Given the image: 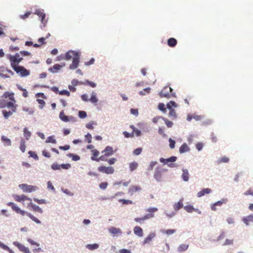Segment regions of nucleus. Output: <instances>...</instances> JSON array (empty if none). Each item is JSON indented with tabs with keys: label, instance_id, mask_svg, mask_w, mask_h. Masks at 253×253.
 Instances as JSON below:
<instances>
[{
	"label": "nucleus",
	"instance_id": "3c124183",
	"mask_svg": "<svg viewBox=\"0 0 253 253\" xmlns=\"http://www.w3.org/2000/svg\"><path fill=\"white\" fill-rule=\"evenodd\" d=\"M96 125V123L92 121L86 125V127L89 129H93L94 128L93 125Z\"/></svg>",
	"mask_w": 253,
	"mask_h": 253
},
{
	"label": "nucleus",
	"instance_id": "0eeeda50",
	"mask_svg": "<svg viewBox=\"0 0 253 253\" xmlns=\"http://www.w3.org/2000/svg\"><path fill=\"white\" fill-rule=\"evenodd\" d=\"M13 70L21 77H26L30 75V72L23 66L14 67Z\"/></svg>",
	"mask_w": 253,
	"mask_h": 253
},
{
	"label": "nucleus",
	"instance_id": "4d7b16f0",
	"mask_svg": "<svg viewBox=\"0 0 253 253\" xmlns=\"http://www.w3.org/2000/svg\"><path fill=\"white\" fill-rule=\"evenodd\" d=\"M157 164V162H154L152 161L150 162L149 167H148V170H152L153 169V168Z\"/></svg>",
	"mask_w": 253,
	"mask_h": 253
},
{
	"label": "nucleus",
	"instance_id": "052dcab7",
	"mask_svg": "<svg viewBox=\"0 0 253 253\" xmlns=\"http://www.w3.org/2000/svg\"><path fill=\"white\" fill-rule=\"evenodd\" d=\"M37 101L38 102V103L40 105L39 107L40 109H42L43 106H44L45 102L43 100L40 99H38Z\"/></svg>",
	"mask_w": 253,
	"mask_h": 253
},
{
	"label": "nucleus",
	"instance_id": "5701e85b",
	"mask_svg": "<svg viewBox=\"0 0 253 253\" xmlns=\"http://www.w3.org/2000/svg\"><path fill=\"white\" fill-rule=\"evenodd\" d=\"M173 209L175 211H177L183 207V200H180L177 203H175L173 206Z\"/></svg>",
	"mask_w": 253,
	"mask_h": 253
},
{
	"label": "nucleus",
	"instance_id": "338daca9",
	"mask_svg": "<svg viewBox=\"0 0 253 253\" xmlns=\"http://www.w3.org/2000/svg\"><path fill=\"white\" fill-rule=\"evenodd\" d=\"M61 169H67L71 167V165L69 164H61L60 166Z\"/></svg>",
	"mask_w": 253,
	"mask_h": 253
},
{
	"label": "nucleus",
	"instance_id": "f3484780",
	"mask_svg": "<svg viewBox=\"0 0 253 253\" xmlns=\"http://www.w3.org/2000/svg\"><path fill=\"white\" fill-rule=\"evenodd\" d=\"M80 54L73 57L72 63L70 65L69 68L72 70L77 68L80 61Z\"/></svg>",
	"mask_w": 253,
	"mask_h": 253
},
{
	"label": "nucleus",
	"instance_id": "774afa93",
	"mask_svg": "<svg viewBox=\"0 0 253 253\" xmlns=\"http://www.w3.org/2000/svg\"><path fill=\"white\" fill-rule=\"evenodd\" d=\"M130 112L132 114L137 116L138 115V110L137 109H131Z\"/></svg>",
	"mask_w": 253,
	"mask_h": 253
},
{
	"label": "nucleus",
	"instance_id": "7ed1b4c3",
	"mask_svg": "<svg viewBox=\"0 0 253 253\" xmlns=\"http://www.w3.org/2000/svg\"><path fill=\"white\" fill-rule=\"evenodd\" d=\"M172 89L169 86H166L159 93V95L161 97H166L170 98L171 97H175V93L172 92Z\"/></svg>",
	"mask_w": 253,
	"mask_h": 253
},
{
	"label": "nucleus",
	"instance_id": "423d86ee",
	"mask_svg": "<svg viewBox=\"0 0 253 253\" xmlns=\"http://www.w3.org/2000/svg\"><path fill=\"white\" fill-rule=\"evenodd\" d=\"M19 186L24 192L28 193L35 191L38 189L37 186L30 185L27 184H20Z\"/></svg>",
	"mask_w": 253,
	"mask_h": 253
},
{
	"label": "nucleus",
	"instance_id": "49530a36",
	"mask_svg": "<svg viewBox=\"0 0 253 253\" xmlns=\"http://www.w3.org/2000/svg\"><path fill=\"white\" fill-rule=\"evenodd\" d=\"M119 202L122 203L123 204H132L133 202L131 200H125V199H120Z\"/></svg>",
	"mask_w": 253,
	"mask_h": 253
},
{
	"label": "nucleus",
	"instance_id": "20e7f679",
	"mask_svg": "<svg viewBox=\"0 0 253 253\" xmlns=\"http://www.w3.org/2000/svg\"><path fill=\"white\" fill-rule=\"evenodd\" d=\"M115 151H113V148L111 146H107L105 147L104 150L102 151V153H104V155H101L100 157V159L102 161H107V157L112 156L114 154Z\"/></svg>",
	"mask_w": 253,
	"mask_h": 253
},
{
	"label": "nucleus",
	"instance_id": "13d9d810",
	"mask_svg": "<svg viewBox=\"0 0 253 253\" xmlns=\"http://www.w3.org/2000/svg\"><path fill=\"white\" fill-rule=\"evenodd\" d=\"M108 163L110 165H112L115 163V162L117 161V159L115 158H112L109 160H107Z\"/></svg>",
	"mask_w": 253,
	"mask_h": 253
},
{
	"label": "nucleus",
	"instance_id": "bb28decb",
	"mask_svg": "<svg viewBox=\"0 0 253 253\" xmlns=\"http://www.w3.org/2000/svg\"><path fill=\"white\" fill-rule=\"evenodd\" d=\"M183 173L182 174V178L183 180L185 181H188L189 180V172L187 169H182Z\"/></svg>",
	"mask_w": 253,
	"mask_h": 253
},
{
	"label": "nucleus",
	"instance_id": "9d476101",
	"mask_svg": "<svg viewBox=\"0 0 253 253\" xmlns=\"http://www.w3.org/2000/svg\"><path fill=\"white\" fill-rule=\"evenodd\" d=\"M35 14L39 17L41 22L43 24V26H44L47 22V20L45 19V14L44 13L43 10L41 9H37L35 11Z\"/></svg>",
	"mask_w": 253,
	"mask_h": 253
},
{
	"label": "nucleus",
	"instance_id": "6e6552de",
	"mask_svg": "<svg viewBox=\"0 0 253 253\" xmlns=\"http://www.w3.org/2000/svg\"><path fill=\"white\" fill-rule=\"evenodd\" d=\"M98 170L100 172L104 173L107 174H112L115 171L113 167H105L103 166L99 167L98 168Z\"/></svg>",
	"mask_w": 253,
	"mask_h": 253
},
{
	"label": "nucleus",
	"instance_id": "ddd939ff",
	"mask_svg": "<svg viewBox=\"0 0 253 253\" xmlns=\"http://www.w3.org/2000/svg\"><path fill=\"white\" fill-rule=\"evenodd\" d=\"M79 54L80 53L78 52L73 50H69L65 53L63 59L66 60H69L71 59L72 58H73V57L77 56V55H79Z\"/></svg>",
	"mask_w": 253,
	"mask_h": 253
},
{
	"label": "nucleus",
	"instance_id": "69168bd1",
	"mask_svg": "<svg viewBox=\"0 0 253 253\" xmlns=\"http://www.w3.org/2000/svg\"><path fill=\"white\" fill-rule=\"evenodd\" d=\"M60 166L58 164L54 163L52 165L51 168L54 170H59L61 169Z\"/></svg>",
	"mask_w": 253,
	"mask_h": 253
},
{
	"label": "nucleus",
	"instance_id": "a211bd4d",
	"mask_svg": "<svg viewBox=\"0 0 253 253\" xmlns=\"http://www.w3.org/2000/svg\"><path fill=\"white\" fill-rule=\"evenodd\" d=\"M141 190V188L139 185H132L128 189V193L131 195H133L134 193L140 191Z\"/></svg>",
	"mask_w": 253,
	"mask_h": 253
},
{
	"label": "nucleus",
	"instance_id": "0e129e2a",
	"mask_svg": "<svg viewBox=\"0 0 253 253\" xmlns=\"http://www.w3.org/2000/svg\"><path fill=\"white\" fill-rule=\"evenodd\" d=\"M169 147L170 148L173 149L175 147V141L171 138L169 139Z\"/></svg>",
	"mask_w": 253,
	"mask_h": 253
},
{
	"label": "nucleus",
	"instance_id": "4468645a",
	"mask_svg": "<svg viewBox=\"0 0 253 253\" xmlns=\"http://www.w3.org/2000/svg\"><path fill=\"white\" fill-rule=\"evenodd\" d=\"M13 245L18 248V249L24 253H31L29 249L23 245L18 243V242H14Z\"/></svg>",
	"mask_w": 253,
	"mask_h": 253
},
{
	"label": "nucleus",
	"instance_id": "864d4df0",
	"mask_svg": "<svg viewBox=\"0 0 253 253\" xmlns=\"http://www.w3.org/2000/svg\"><path fill=\"white\" fill-rule=\"evenodd\" d=\"M142 151V149L141 148H137L133 151V154L134 155H138L141 154Z\"/></svg>",
	"mask_w": 253,
	"mask_h": 253
},
{
	"label": "nucleus",
	"instance_id": "dca6fc26",
	"mask_svg": "<svg viewBox=\"0 0 253 253\" xmlns=\"http://www.w3.org/2000/svg\"><path fill=\"white\" fill-rule=\"evenodd\" d=\"M13 198L16 201L18 202H24L27 200L29 201L30 202H32L31 198L23 194L21 195H14Z\"/></svg>",
	"mask_w": 253,
	"mask_h": 253
},
{
	"label": "nucleus",
	"instance_id": "4c0bfd02",
	"mask_svg": "<svg viewBox=\"0 0 253 253\" xmlns=\"http://www.w3.org/2000/svg\"><path fill=\"white\" fill-rule=\"evenodd\" d=\"M89 101H90L92 103H96L98 102V99L97 98L96 94L94 92H92L91 93V96L89 99Z\"/></svg>",
	"mask_w": 253,
	"mask_h": 253
},
{
	"label": "nucleus",
	"instance_id": "9b49d317",
	"mask_svg": "<svg viewBox=\"0 0 253 253\" xmlns=\"http://www.w3.org/2000/svg\"><path fill=\"white\" fill-rule=\"evenodd\" d=\"M158 209L156 208H150L148 209L146 211L147 212H149L144 216H143V218L144 220L148 219L149 218H151L154 217V212H157L158 211Z\"/></svg>",
	"mask_w": 253,
	"mask_h": 253
},
{
	"label": "nucleus",
	"instance_id": "cd10ccee",
	"mask_svg": "<svg viewBox=\"0 0 253 253\" xmlns=\"http://www.w3.org/2000/svg\"><path fill=\"white\" fill-rule=\"evenodd\" d=\"M190 150V148L186 143L183 144L179 148V152L183 153Z\"/></svg>",
	"mask_w": 253,
	"mask_h": 253
},
{
	"label": "nucleus",
	"instance_id": "c9c22d12",
	"mask_svg": "<svg viewBox=\"0 0 253 253\" xmlns=\"http://www.w3.org/2000/svg\"><path fill=\"white\" fill-rule=\"evenodd\" d=\"M170 111L169 113V117H171L173 119H175L177 118V114L175 110L173 109H169Z\"/></svg>",
	"mask_w": 253,
	"mask_h": 253
},
{
	"label": "nucleus",
	"instance_id": "7c9ffc66",
	"mask_svg": "<svg viewBox=\"0 0 253 253\" xmlns=\"http://www.w3.org/2000/svg\"><path fill=\"white\" fill-rule=\"evenodd\" d=\"M138 166V164L136 162H133L129 163V167L130 169V170L131 171H132L135 170L137 168Z\"/></svg>",
	"mask_w": 253,
	"mask_h": 253
},
{
	"label": "nucleus",
	"instance_id": "f704fd0d",
	"mask_svg": "<svg viewBox=\"0 0 253 253\" xmlns=\"http://www.w3.org/2000/svg\"><path fill=\"white\" fill-rule=\"evenodd\" d=\"M1 140L5 143V144L7 146L11 145V140L10 139L8 138L7 137H6L4 136H2L1 137Z\"/></svg>",
	"mask_w": 253,
	"mask_h": 253
},
{
	"label": "nucleus",
	"instance_id": "58836bf2",
	"mask_svg": "<svg viewBox=\"0 0 253 253\" xmlns=\"http://www.w3.org/2000/svg\"><path fill=\"white\" fill-rule=\"evenodd\" d=\"M99 245L97 244H88L86 246V248L89 250H93L97 249Z\"/></svg>",
	"mask_w": 253,
	"mask_h": 253
},
{
	"label": "nucleus",
	"instance_id": "aec40b11",
	"mask_svg": "<svg viewBox=\"0 0 253 253\" xmlns=\"http://www.w3.org/2000/svg\"><path fill=\"white\" fill-rule=\"evenodd\" d=\"M64 66H65V64H64L63 65H60L59 64H55L53 67L49 68L48 69V71L52 73H57Z\"/></svg>",
	"mask_w": 253,
	"mask_h": 253
},
{
	"label": "nucleus",
	"instance_id": "a18cd8bd",
	"mask_svg": "<svg viewBox=\"0 0 253 253\" xmlns=\"http://www.w3.org/2000/svg\"><path fill=\"white\" fill-rule=\"evenodd\" d=\"M82 84H87L90 85L92 87H95L96 86V84L95 83L89 81L88 80H86L84 83H82Z\"/></svg>",
	"mask_w": 253,
	"mask_h": 253
},
{
	"label": "nucleus",
	"instance_id": "4be33fe9",
	"mask_svg": "<svg viewBox=\"0 0 253 253\" xmlns=\"http://www.w3.org/2000/svg\"><path fill=\"white\" fill-rule=\"evenodd\" d=\"M242 221L247 225H249L250 222H253V214L249 215L246 217H244Z\"/></svg>",
	"mask_w": 253,
	"mask_h": 253
},
{
	"label": "nucleus",
	"instance_id": "bf43d9fd",
	"mask_svg": "<svg viewBox=\"0 0 253 253\" xmlns=\"http://www.w3.org/2000/svg\"><path fill=\"white\" fill-rule=\"evenodd\" d=\"M158 108L160 110L166 112V109L165 108V104L163 103H160L158 105Z\"/></svg>",
	"mask_w": 253,
	"mask_h": 253
},
{
	"label": "nucleus",
	"instance_id": "ea45409f",
	"mask_svg": "<svg viewBox=\"0 0 253 253\" xmlns=\"http://www.w3.org/2000/svg\"><path fill=\"white\" fill-rule=\"evenodd\" d=\"M45 142L46 143H53V144H56V141L55 139L54 138V136H50L47 137Z\"/></svg>",
	"mask_w": 253,
	"mask_h": 253
},
{
	"label": "nucleus",
	"instance_id": "c03bdc74",
	"mask_svg": "<svg viewBox=\"0 0 253 253\" xmlns=\"http://www.w3.org/2000/svg\"><path fill=\"white\" fill-rule=\"evenodd\" d=\"M68 156H69L70 158H72V160L75 161H78L80 159V156L77 155H74L73 154L70 153L68 155Z\"/></svg>",
	"mask_w": 253,
	"mask_h": 253
},
{
	"label": "nucleus",
	"instance_id": "f8f14e48",
	"mask_svg": "<svg viewBox=\"0 0 253 253\" xmlns=\"http://www.w3.org/2000/svg\"><path fill=\"white\" fill-rule=\"evenodd\" d=\"M164 169H162L161 168L158 167L155 170V173L154 175V178L158 181H160L162 180V173L163 171H165Z\"/></svg>",
	"mask_w": 253,
	"mask_h": 253
},
{
	"label": "nucleus",
	"instance_id": "f03ea898",
	"mask_svg": "<svg viewBox=\"0 0 253 253\" xmlns=\"http://www.w3.org/2000/svg\"><path fill=\"white\" fill-rule=\"evenodd\" d=\"M7 205L11 207L13 211H15L17 213H19L22 215H24L26 214L28 216H29L32 220L36 222L37 223H41V221L37 218L36 217L32 215L31 213L26 212L24 211L21 210L18 206L16 205L13 203L9 202L7 203Z\"/></svg>",
	"mask_w": 253,
	"mask_h": 253
},
{
	"label": "nucleus",
	"instance_id": "b1692460",
	"mask_svg": "<svg viewBox=\"0 0 253 253\" xmlns=\"http://www.w3.org/2000/svg\"><path fill=\"white\" fill-rule=\"evenodd\" d=\"M211 192V189L204 188L197 193V196L198 197H201L205 195V194H210Z\"/></svg>",
	"mask_w": 253,
	"mask_h": 253
},
{
	"label": "nucleus",
	"instance_id": "5fc2aeb1",
	"mask_svg": "<svg viewBox=\"0 0 253 253\" xmlns=\"http://www.w3.org/2000/svg\"><path fill=\"white\" fill-rule=\"evenodd\" d=\"M29 154L30 155V156L33 158L34 159L36 160H38L39 157L38 155L34 152L32 151H30L28 152Z\"/></svg>",
	"mask_w": 253,
	"mask_h": 253
},
{
	"label": "nucleus",
	"instance_id": "e2e57ef3",
	"mask_svg": "<svg viewBox=\"0 0 253 253\" xmlns=\"http://www.w3.org/2000/svg\"><path fill=\"white\" fill-rule=\"evenodd\" d=\"M85 137L88 143H90L91 142L92 136L90 134L87 133L85 135Z\"/></svg>",
	"mask_w": 253,
	"mask_h": 253
},
{
	"label": "nucleus",
	"instance_id": "6ab92c4d",
	"mask_svg": "<svg viewBox=\"0 0 253 253\" xmlns=\"http://www.w3.org/2000/svg\"><path fill=\"white\" fill-rule=\"evenodd\" d=\"M91 153L92 156L91 157V159L92 161H95L96 162H99L101 161L100 159V157L99 158H97L99 156V152L97 149H93L91 150Z\"/></svg>",
	"mask_w": 253,
	"mask_h": 253
},
{
	"label": "nucleus",
	"instance_id": "6e6d98bb",
	"mask_svg": "<svg viewBox=\"0 0 253 253\" xmlns=\"http://www.w3.org/2000/svg\"><path fill=\"white\" fill-rule=\"evenodd\" d=\"M59 94L60 95H65L67 96H69L70 95V93L67 90H63L59 92Z\"/></svg>",
	"mask_w": 253,
	"mask_h": 253
},
{
	"label": "nucleus",
	"instance_id": "8fccbe9b",
	"mask_svg": "<svg viewBox=\"0 0 253 253\" xmlns=\"http://www.w3.org/2000/svg\"><path fill=\"white\" fill-rule=\"evenodd\" d=\"M86 113L84 111H80L79 112V116L80 118L84 119L86 117Z\"/></svg>",
	"mask_w": 253,
	"mask_h": 253
},
{
	"label": "nucleus",
	"instance_id": "a878e982",
	"mask_svg": "<svg viewBox=\"0 0 253 253\" xmlns=\"http://www.w3.org/2000/svg\"><path fill=\"white\" fill-rule=\"evenodd\" d=\"M155 234L154 233H150L143 241V244H146L149 243L152 239L155 237Z\"/></svg>",
	"mask_w": 253,
	"mask_h": 253
},
{
	"label": "nucleus",
	"instance_id": "c756f323",
	"mask_svg": "<svg viewBox=\"0 0 253 253\" xmlns=\"http://www.w3.org/2000/svg\"><path fill=\"white\" fill-rule=\"evenodd\" d=\"M59 118L63 122H67L69 121V117L65 115L63 111L60 113Z\"/></svg>",
	"mask_w": 253,
	"mask_h": 253
},
{
	"label": "nucleus",
	"instance_id": "de8ad7c7",
	"mask_svg": "<svg viewBox=\"0 0 253 253\" xmlns=\"http://www.w3.org/2000/svg\"><path fill=\"white\" fill-rule=\"evenodd\" d=\"M229 161V159L228 158L224 156L221 157L218 161V163H228Z\"/></svg>",
	"mask_w": 253,
	"mask_h": 253
},
{
	"label": "nucleus",
	"instance_id": "1a4fd4ad",
	"mask_svg": "<svg viewBox=\"0 0 253 253\" xmlns=\"http://www.w3.org/2000/svg\"><path fill=\"white\" fill-rule=\"evenodd\" d=\"M177 159V157L175 156H172L168 159H164L163 158H161L160 159V161L161 163H163L164 164H168L169 167L173 168L175 166V165L173 164H169V162H174L176 161Z\"/></svg>",
	"mask_w": 253,
	"mask_h": 253
},
{
	"label": "nucleus",
	"instance_id": "393cba45",
	"mask_svg": "<svg viewBox=\"0 0 253 253\" xmlns=\"http://www.w3.org/2000/svg\"><path fill=\"white\" fill-rule=\"evenodd\" d=\"M109 231L112 234L114 235H116L118 234L122 233V231L120 228H116V227H111L109 229Z\"/></svg>",
	"mask_w": 253,
	"mask_h": 253
},
{
	"label": "nucleus",
	"instance_id": "680f3d73",
	"mask_svg": "<svg viewBox=\"0 0 253 253\" xmlns=\"http://www.w3.org/2000/svg\"><path fill=\"white\" fill-rule=\"evenodd\" d=\"M108 186V183L106 182H102L99 184V187L100 189L104 190Z\"/></svg>",
	"mask_w": 253,
	"mask_h": 253
},
{
	"label": "nucleus",
	"instance_id": "a19ab883",
	"mask_svg": "<svg viewBox=\"0 0 253 253\" xmlns=\"http://www.w3.org/2000/svg\"><path fill=\"white\" fill-rule=\"evenodd\" d=\"M184 209L188 212H192L195 211L194 208L190 205L184 207Z\"/></svg>",
	"mask_w": 253,
	"mask_h": 253
},
{
	"label": "nucleus",
	"instance_id": "79ce46f5",
	"mask_svg": "<svg viewBox=\"0 0 253 253\" xmlns=\"http://www.w3.org/2000/svg\"><path fill=\"white\" fill-rule=\"evenodd\" d=\"M162 119L164 121L166 125L168 127H171L173 126V123L171 121H169L166 118H162Z\"/></svg>",
	"mask_w": 253,
	"mask_h": 253
},
{
	"label": "nucleus",
	"instance_id": "09e8293b",
	"mask_svg": "<svg viewBox=\"0 0 253 253\" xmlns=\"http://www.w3.org/2000/svg\"><path fill=\"white\" fill-rule=\"evenodd\" d=\"M31 12L30 11H28V12H27L26 13H25L23 15H21L20 16V17L21 19H23V20H25L26 19V18H28L29 16L31 15Z\"/></svg>",
	"mask_w": 253,
	"mask_h": 253
},
{
	"label": "nucleus",
	"instance_id": "f257e3e1",
	"mask_svg": "<svg viewBox=\"0 0 253 253\" xmlns=\"http://www.w3.org/2000/svg\"><path fill=\"white\" fill-rule=\"evenodd\" d=\"M1 97L8 98L10 100V101L6 102L4 100L0 99V108H4L6 107L8 109H10L8 111L5 110L2 111L4 118L8 119L10 116L16 112L18 105L16 104V101L14 98V93L13 92L5 91L3 93Z\"/></svg>",
	"mask_w": 253,
	"mask_h": 253
},
{
	"label": "nucleus",
	"instance_id": "37998d69",
	"mask_svg": "<svg viewBox=\"0 0 253 253\" xmlns=\"http://www.w3.org/2000/svg\"><path fill=\"white\" fill-rule=\"evenodd\" d=\"M177 107V104H176V103L173 101H170L169 103H168L167 104V107L169 109H172V107Z\"/></svg>",
	"mask_w": 253,
	"mask_h": 253
},
{
	"label": "nucleus",
	"instance_id": "39448f33",
	"mask_svg": "<svg viewBox=\"0 0 253 253\" xmlns=\"http://www.w3.org/2000/svg\"><path fill=\"white\" fill-rule=\"evenodd\" d=\"M9 59L10 61L11 66L13 69L14 67H18L17 65L23 60L19 53H16L15 55H10Z\"/></svg>",
	"mask_w": 253,
	"mask_h": 253
},
{
	"label": "nucleus",
	"instance_id": "603ef678",
	"mask_svg": "<svg viewBox=\"0 0 253 253\" xmlns=\"http://www.w3.org/2000/svg\"><path fill=\"white\" fill-rule=\"evenodd\" d=\"M176 232L175 229H168L167 230H164L163 233H166L168 235H170Z\"/></svg>",
	"mask_w": 253,
	"mask_h": 253
},
{
	"label": "nucleus",
	"instance_id": "2eb2a0df",
	"mask_svg": "<svg viewBox=\"0 0 253 253\" xmlns=\"http://www.w3.org/2000/svg\"><path fill=\"white\" fill-rule=\"evenodd\" d=\"M13 245L18 248V249L24 253H31L29 249L23 245L18 243V242H14Z\"/></svg>",
	"mask_w": 253,
	"mask_h": 253
},
{
	"label": "nucleus",
	"instance_id": "e433bc0d",
	"mask_svg": "<svg viewBox=\"0 0 253 253\" xmlns=\"http://www.w3.org/2000/svg\"><path fill=\"white\" fill-rule=\"evenodd\" d=\"M20 149L22 152H24L26 150L25 141L24 139H22L20 141Z\"/></svg>",
	"mask_w": 253,
	"mask_h": 253
},
{
	"label": "nucleus",
	"instance_id": "473e14b6",
	"mask_svg": "<svg viewBox=\"0 0 253 253\" xmlns=\"http://www.w3.org/2000/svg\"><path fill=\"white\" fill-rule=\"evenodd\" d=\"M23 131L24 137H25L26 140H29L31 135V132L28 130V129L26 127L24 128Z\"/></svg>",
	"mask_w": 253,
	"mask_h": 253
},
{
	"label": "nucleus",
	"instance_id": "c85d7f7f",
	"mask_svg": "<svg viewBox=\"0 0 253 253\" xmlns=\"http://www.w3.org/2000/svg\"><path fill=\"white\" fill-rule=\"evenodd\" d=\"M168 44L170 47H174L177 44V41L174 38H169L168 40Z\"/></svg>",
	"mask_w": 253,
	"mask_h": 253
},
{
	"label": "nucleus",
	"instance_id": "2f4dec72",
	"mask_svg": "<svg viewBox=\"0 0 253 253\" xmlns=\"http://www.w3.org/2000/svg\"><path fill=\"white\" fill-rule=\"evenodd\" d=\"M30 204L31 205V207L32 208L33 210L34 211H37V212H40L41 213H42V209L40 207H39L38 206H37V205H34V204H32V202H31V203H30Z\"/></svg>",
	"mask_w": 253,
	"mask_h": 253
},
{
	"label": "nucleus",
	"instance_id": "412c9836",
	"mask_svg": "<svg viewBox=\"0 0 253 253\" xmlns=\"http://www.w3.org/2000/svg\"><path fill=\"white\" fill-rule=\"evenodd\" d=\"M134 233V234L139 236V237H142L143 235V232L142 229L138 226H136L134 227L133 229Z\"/></svg>",
	"mask_w": 253,
	"mask_h": 253
},
{
	"label": "nucleus",
	"instance_id": "72a5a7b5",
	"mask_svg": "<svg viewBox=\"0 0 253 253\" xmlns=\"http://www.w3.org/2000/svg\"><path fill=\"white\" fill-rule=\"evenodd\" d=\"M188 248V245L186 244L180 245L178 248V251L179 252L185 251Z\"/></svg>",
	"mask_w": 253,
	"mask_h": 253
}]
</instances>
